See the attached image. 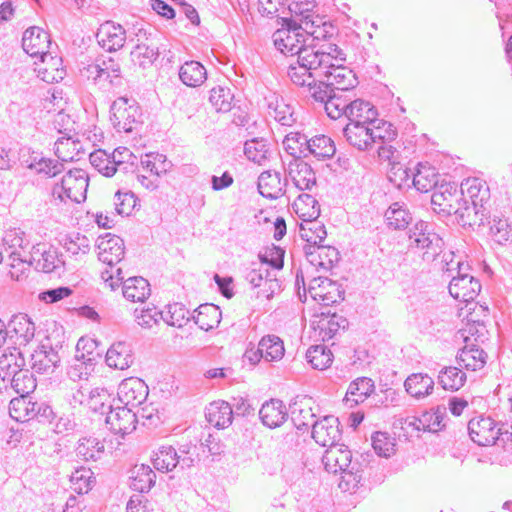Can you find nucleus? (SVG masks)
I'll list each match as a JSON object with an SVG mask.
<instances>
[{
    "instance_id": "nucleus-1",
    "label": "nucleus",
    "mask_w": 512,
    "mask_h": 512,
    "mask_svg": "<svg viewBox=\"0 0 512 512\" xmlns=\"http://www.w3.org/2000/svg\"><path fill=\"white\" fill-rule=\"evenodd\" d=\"M450 295L463 302L464 307L461 310L466 311L467 322L459 334L464 342V347L460 349L457 355L458 364L475 372L480 361V349L478 347L479 318L476 314V308L479 304L477 298L480 294V281L465 273L452 276L449 283Z\"/></svg>"
},
{
    "instance_id": "nucleus-2",
    "label": "nucleus",
    "mask_w": 512,
    "mask_h": 512,
    "mask_svg": "<svg viewBox=\"0 0 512 512\" xmlns=\"http://www.w3.org/2000/svg\"><path fill=\"white\" fill-rule=\"evenodd\" d=\"M332 58L323 46H308L297 56V63L289 65L288 76L295 85L306 89L317 78H321L323 69L332 65Z\"/></svg>"
},
{
    "instance_id": "nucleus-3",
    "label": "nucleus",
    "mask_w": 512,
    "mask_h": 512,
    "mask_svg": "<svg viewBox=\"0 0 512 512\" xmlns=\"http://www.w3.org/2000/svg\"><path fill=\"white\" fill-rule=\"evenodd\" d=\"M487 192L489 197L485 203H482V217L486 220L488 236L495 243L504 245L509 240L511 229L503 211V199L500 194L491 196L489 187ZM482 225H484L483 221Z\"/></svg>"
},
{
    "instance_id": "nucleus-4",
    "label": "nucleus",
    "mask_w": 512,
    "mask_h": 512,
    "mask_svg": "<svg viewBox=\"0 0 512 512\" xmlns=\"http://www.w3.org/2000/svg\"><path fill=\"white\" fill-rule=\"evenodd\" d=\"M324 51L333 57L329 67L321 71V78H325L334 91H347L357 84L352 70L343 66L346 60L345 53L337 45H323Z\"/></svg>"
},
{
    "instance_id": "nucleus-5",
    "label": "nucleus",
    "mask_w": 512,
    "mask_h": 512,
    "mask_svg": "<svg viewBox=\"0 0 512 512\" xmlns=\"http://www.w3.org/2000/svg\"><path fill=\"white\" fill-rule=\"evenodd\" d=\"M430 224L418 221L410 230L409 247L423 251L422 259L425 262H433L443 252L445 241L436 232L430 229Z\"/></svg>"
},
{
    "instance_id": "nucleus-6",
    "label": "nucleus",
    "mask_w": 512,
    "mask_h": 512,
    "mask_svg": "<svg viewBox=\"0 0 512 512\" xmlns=\"http://www.w3.org/2000/svg\"><path fill=\"white\" fill-rule=\"evenodd\" d=\"M110 121L118 132L130 133L142 124V112L133 98L118 97L110 107Z\"/></svg>"
},
{
    "instance_id": "nucleus-7",
    "label": "nucleus",
    "mask_w": 512,
    "mask_h": 512,
    "mask_svg": "<svg viewBox=\"0 0 512 512\" xmlns=\"http://www.w3.org/2000/svg\"><path fill=\"white\" fill-rule=\"evenodd\" d=\"M272 38L277 50L283 54L299 56L308 47L303 25L296 21H282V27L273 33Z\"/></svg>"
},
{
    "instance_id": "nucleus-8",
    "label": "nucleus",
    "mask_w": 512,
    "mask_h": 512,
    "mask_svg": "<svg viewBox=\"0 0 512 512\" xmlns=\"http://www.w3.org/2000/svg\"><path fill=\"white\" fill-rule=\"evenodd\" d=\"M88 180V175L84 170H69L62 177L61 182L55 184L52 195L60 201L69 199L73 202L80 203L86 199Z\"/></svg>"
},
{
    "instance_id": "nucleus-9",
    "label": "nucleus",
    "mask_w": 512,
    "mask_h": 512,
    "mask_svg": "<svg viewBox=\"0 0 512 512\" xmlns=\"http://www.w3.org/2000/svg\"><path fill=\"white\" fill-rule=\"evenodd\" d=\"M20 365L13 354L2 355L0 357V380L5 381L11 378V386L14 391L19 395H28L33 392L37 386L36 379L33 374L27 369L16 370Z\"/></svg>"
},
{
    "instance_id": "nucleus-10",
    "label": "nucleus",
    "mask_w": 512,
    "mask_h": 512,
    "mask_svg": "<svg viewBox=\"0 0 512 512\" xmlns=\"http://www.w3.org/2000/svg\"><path fill=\"white\" fill-rule=\"evenodd\" d=\"M307 292L311 298L323 306H330L343 299L340 285L327 277H315L308 285Z\"/></svg>"
},
{
    "instance_id": "nucleus-11",
    "label": "nucleus",
    "mask_w": 512,
    "mask_h": 512,
    "mask_svg": "<svg viewBox=\"0 0 512 512\" xmlns=\"http://www.w3.org/2000/svg\"><path fill=\"white\" fill-rule=\"evenodd\" d=\"M460 201L462 198L455 183H441L431 196L433 210L444 216H450L452 212H457L456 207L460 205Z\"/></svg>"
},
{
    "instance_id": "nucleus-12",
    "label": "nucleus",
    "mask_w": 512,
    "mask_h": 512,
    "mask_svg": "<svg viewBox=\"0 0 512 512\" xmlns=\"http://www.w3.org/2000/svg\"><path fill=\"white\" fill-rule=\"evenodd\" d=\"M136 414L128 407L111 408L106 414L105 423L109 426L110 431L116 436L124 437L126 434L131 433L136 427ZM117 441V445H121Z\"/></svg>"
},
{
    "instance_id": "nucleus-13",
    "label": "nucleus",
    "mask_w": 512,
    "mask_h": 512,
    "mask_svg": "<svg viewBox=\"0 0 512 512\" xmlns=\"http://www.w3.org/2000/svg\"><path fill=\"white\" fill-rule=\"evenodd\" d=\"M76 348L77 354L67 370V375L73 381L87 380L93 370V358L89 356L92 354L93 343L81 338L77 342Z\"/></svg>"
},
{
    "instance_id": "nucleus-14",
    "label": "nucleus",
    "mask_w": 512,
    "mask_h": 512,
    "mask_svg": "<svg viewBox=\"0 0 512 512\" xmlns=\"http://www.w3.org/2000/svg\"><path fill=\"white\" fill-rule=\"evenodd\" d=\"M312 437L323 448H334L339 445L342 434L339 421L334 416H325L315 422L312 429Z\"/></svg>"
},
{
    "instance_id": "nucleus-15",
    "label": "nucleus",
    "mask_w": 512,
    "mask_h": 512,
    "mask_svg": "<svg viewBox=\"0 0 512 512\" xmlns=\"http://www.w3.org/2000/svg\"><path fill=\"white\" fill-rule=\"evenodd\" d=\"M118 399L128 408L142 404L148 396V387L143 380L137 377L124 379L118 387Z\"/></svg>"
},
{
    "instance_id": "nucleus-16",
    "label": "nucleus",
    "mask_w": 512,
    "mask_h": 512,
    "mask_svg": "<svg viewBox=\"0 0 512 512\" xmlns=\"http://www.w3.org/2000/svg\"><path fill=\"white\" fill-rule=\"evenodd\" d=\"M245 278L253 288L264 287L258 291L257 297L262 296L266 299H271L275 291L280 288V284L275 278V275H272L268 267L261 263H259L258 267H254L248 271Z\"/></svg>"
},
{
    "instance_id": "nucleus-17",
    "label": "nucleus",
    "mask_w": 512,
    "mask_h": 512,
    "mask_svg": "<svg viewBox=\"0 0 512 512\" xmlns=\"http://www.w3.org/2000/svg\"><path fill=\"white\" fill-rule=\"evenodd\" d=\"M98 258L104 264L112 267L124 257V241L117 235L106 234L97 240Z\"/></svg>"
},
{
    "instance_id": "nucleus-18",
    "label": "nucleus",
    "mask_w": 512,
    "mask_h": 512,
    "mask_svg": "<svg viewBox=\"0 0 512 512\" xmlns=\"http://www.w3.org/2000/svg\"><path fill=\"white\" fill-rule=\"evenodd\" d=\"M59 363L58 352L48 343H42L30 354V367L39 374L53 373Z\"/></svg>"
},
{
    "instance_id": "nucleus-19",
    "label": "nucleus",
    "mask_w": 512,
    "mask_h": 512,
    "mask_svg": "<svg viewBox=\"0 0 512 512\" xmlns=\"http://www.w3.org/2000/svg\"><path fill=\"white\" fill-rule=\"evenodd\" d=\"M302 22L303 31L307 38V46H311L313 44L317 45V47L323 46L324 44H321L320 42L328 40L335 33V27L317 14L307 21L302 19ZM325 45L332 44L326 43Z\"/></svg>"
},
{
    "instance_id": "nucleus-20",
    "label": "nucleus",
    "mask_w": 512,
    "mask_h": 512,
    "mask_svg": "<svg viewBox=\"0 0 512 512\" xmlns=\"http://www.w3.org/2000/svg\"><path fill=\"white\" fill-rule=\"evenodd\" d=\"M287 173L294 186L300 191H311L316 186L315 172L301 158H294L288 163Z\"/></svg>"
},
{
    "instance_id": "nucleus-21",
    "label": "nucleus",
    "mask_w": 512,
    "mask_h": 512,
    "mask_svg": "<svg viewBox=\"0 0 512 512\" xmlns=\"http://www.w3.org/2000/svg\"><path fill=\"white\" fill-rule=\"evenodd\" d=\"M303 250L308 262L314 267L329 270L339 261V252L332 246H326L322 243L305 245Z\"/></svg>"
},
{
    "instance_id": "nucleus-22",
    "label": "nucleus",
    "mask_w": 512,
    "mask_h": 512,
    "mask_svg": "<svg viewBox=\"0 0 512 512\" xmlns=\"http://www.w3.org/2000/svg\"><path fill=\"white\" fill-rule=\"evenodd\" d=\"M50 44L49 34L36 26L26 29L22 37V47L32 57L40 58L48 53Z\"/></svg>"
},
{
    "instance_id": "nucleus-23",
    "label": "nucleus",
    "mask_w": 512,
    "mask_h": 512,
    "mask_svg": "<svg viewBox=\"0 0 512 512\" xmlns=\"http://www.w3.org/2000/svg\"><path fill=\"white\" fill-rule=\"evenodd\" d=\"M9 339L16 345L26 346L35 335V325L26 314L14 315L8 323Z\"/></svg>"
},
{
    "instance_id": "nucleus-24",
    "label": "nucleus",
    "mask_w": 512,
    "mask_h": 512,
    "mask_svg": "<svg viewBox=\"0 0 512 512\" xmlns=\"http://www.w3.org/2000/svg\"><path fill=\"white\" fill-rule=\"evenodd\" d=\"M98 43L109 52L117 51L124 46L126 32L121 25L107 21L98 29L96 34Z\"/></svg>"
},
{
    "instance_id": "nucleus-25",
    "label": "nucleus",
    "mask_w": 512,
    "mask_h": 512,
    "mask_svg": "<svg viewBox=\"0 0 512 512\" xmlns=\"http://www.w3.org/2000/svg\"><path fill=\"white\" fill-rule=\"evenodd\" d=\"M34 70L37 76L47 83L59 82L65 76L62 59L50 52L41 56L39 62H35Z\"/></svg>"
},
{
    "instance_id": "nucleus-26",
    "label": "nucleus",
    "mask_w": 512,
    "mask_h": 512,
    "mask_svg": "<svg viewBox=\"0 0 512 512\" xmlns=\"http://www.w3.org/2000/svg\"><path fill=\"white\" fill-rule=\"evenodd\" d=\"M343 135L351 146L360 151L370 150L374 146L370 124L360 122L347 123L343 128Z\"/></svg>"
},
{
    "instance_id": "nucleus-27",
    "label": "nucleus",
    "mask_w": 512,
    "mask_h": 512,
    "mask_svg": "<svg viewBox=\"0 0 512 512\" xmlns=\"http://www.w3.org/2000/svg\"><path fill=\"white\" fill-rule=\"evenodd\" d=\"M233 407L224 400H216L205 408V418L217 429L228 428L233 422Z\"/></svg>"
},
{
    "instance_id": "nucleus-28",
    "label": "nucleus",
    "mask_w": 512,
    "mask_h": 512,
    "mask_svg": "<svg viewBox=\"0 0 512 512\" xmlns=\"http://www.w3.org/2000/svg\"><path fill=\"white\" fill-rule=\"evenodd\" d=\"M41 411V405L33 402L27 395L13 398L9 403V414L18 422L34 419Z\"/></svg>"
},
{
    "instance_id": "nucleus-29",
    "label": "nucleus",
    "mask_w": 512,
    "mask_h": 512,
    "mask_svg": "<svg viewBox=\"0 0 512 512\" xmlns=\"http://www.w3.org/2000/svg\"><path fill=\"white\" fill-rule=\"evenodd\" d=\"M374 391V382L367 377H360L349 384L343 399L348 408H354L363 403Z\"/></svg>"
},
{
    "instance_id": "nucleus-30",
    "label": "nucleus",
    "mask_w": 512,
    "mask_h": 512,
    "mask_svg": "<svg viewBox=\"0 0 512 512\" xmlns=\"http://www.w3.org/2000/svg\"><path fill=\"white\" fill-rule=\"evenodd\" d=\"M259 416L265 426L276 428L287 420L288 412L282 401L271 399L262 405Z\"/></svg>"
},
{
    "instance_id": "nucleus-31",
    "label": "nucleus",
    "mask_w": 512,
    "mask_h": 512,
    "mask_svg": "<svg viewBox=\"0 0 512 512\" xmlns=\"http://www.w3.org/2000/svg\"><path fill=\"white\" fill-rule=\"evenodd\" d=\"M106 363L109 367L124 370L133 363L131 345L124 341H118L111 345L106 353Z\"/></svg>"
},
{
    "instance_id": "nucleus-32",
    "label": "nucleus",
    "mask_w": 512,
    "mask_h": 512,
    "mask_svg": "<svg viewBox=\"0 0 512 512\" xmlns=\"http://www.w3.org/2000/svg\"><path fill=\"white\" fill-rule=\"evenodd\" d=\"M257 186L259 193L269 199H278L284 192L280 173L276 171L268 170L262 172L258 177Z\"/></svg>"
},
{
    "instance_id": "nucleus-33",
    "label": "nucleus",
    "mask_w": 512,
    "mask_h": 512,
    "mask_svg": "<svg viewBox=\"0 0 512 512\" xmlns=\"http://www.w3.org/2000/svg\"><path fill=\"white\" fill-rule=\"evenodd\" d=\"M412 183L414 187L422 193L435 190L438 187L439 174L436 169L430 165L418 164L416 171L411 172Z\"/></svg>"
},
{
    "instance_id": "nucleus-34",
    "label": "nucleus",
    "mask_w": 512,
    "mask_h": 512,
    "mask_svg": "<svg viewBox=\"0 0 512 512\" xmlns=\"http://www.w3.org/2000/svg\"><path fill=\"white\" fill-rule=\"evenodd\" d=\"M221 316L222 312L217 305L206 303L200 305L192 317L200 329L209 331L218 326Z\"/></svg>"
},
{
    "instance_id": "nucleus-35",
    "label": "nucleus",
    "mask_w": 512,
    "mask_h": 512,
    "mask_svg": "<svg viewBox=\"0 0 512 512\" xmlns=\"http://www.w3.org/2000/svg\"><path fill=\"white\" fill-rule=\"evenodd\" d=\"M156 474L150 466L135 465L131 470L130 487L139 493H147L155 485Z\"/></svg>"
},
{
    "instance_id": "nucleus-36",
    "label": "nucleus",
    "mask_w": 512,
    "mask_h": 512,
    "mask_svg": "<svg viewBox=\"0 0 512 512\" xmlns=\"http://www.w3.org/2000/svg\"><path fill=\"white\" fill-rule=\"evenodd\" d=\"M494 422L490 417L484 418L482 416V430H487V435L484 436L482 447L485 446H498L506 447L512 444V432L503 430L502 427L495 429Z\"/></svg>"
},
{
    "instance_id": "nucleus-37",
    "label": "nucleus",
    "mask_w": 512,
    "mask_h": 512,
    "mask_svg": "<svg viewBox=\"0 0 512 512\" xmlns=\"http://www.w3.org/2000/svg\"><path fill=\"white\" fill-rule=\"evenodd\" d=\"M404 386L408 394L421 399L432 393L434 380L428 374L415 373L405 380Z\"/></svg>"
},
{
    "instance_id": "nucleus-38",
    "label": "nucleus",
    "mask_w": 512,
    "mask_h": 512,
    "mask_svg": "<svg viewBox=\"0 0 512 512\" xmlns=\"http://www.w3.org/2000/svg\"><path fill=\"white\" fill-rule=\"evenodd\" d=\"M377 117V110L369 103L361 99L349 100L346 118L349 123L372 124L371 121Z\"/></svg>"
},
{
    "instance_id": "nucleus-39",
    "label": "nucleus",
    "mask_w": 512,
    "mask_h": 512,
    "mask_svg": "<svg viewBox=\"0 0 512 512\" xmlns=\"http://www.w3.org/2000/svg\"><path fill=\"white\" fill-rule=\"evenodd\" d=\"M122 293L129 301L143 302L150 296V284L143 277H130L124 281Z\"/></svg>"
},
{
    "instance_id": "nucleus-40",
    "label": "nucleus",
    "mask_w": 512,
    "mask_h": 512,
    "mask_svg": "<svg viewBox=\"0 0 512 512\" xmlns=\"http://www.w3.org/2000/svg\"><path fill=\"white\" fill-rule=\"evenodd\" d=\"M131 60L135 65L146 68L150 67L159 57V48L146 38V42L135 45L130 53Z\"/></svg>"
},
{
    "instance_id": "nucleus-41",
    "label": "nucleus",
    "mask_w": 512,
    "mask_h": 512,
    "mask_svg": "<svg viewBox=\"0 0 512 512\" xmlns=\"http://www.w3.org/2000/svg\"><path fill=\"white\" fill-rule=\"evenodd\" d=\"M352 460V450H325L322 462L329 473L345 471Z\"/></svg>"
},
{
    "instance_id": "nucleus-42",
    "label": "nucleus",
    "mask_w": 512,
    "mask_h": 512,
    "mask_svg": "<svg viewBox=\"0 0 512 512\" xmlns=\"http://www.w3.org/2000/svg\"><path fill=\"white\" fill-rule=\"evenodd\" d=\"M314 2L312 0H292L287 3L286 15L281 17V21L299 22L303 24L302 19L308 20L314 17Z\"/></svg>"
},
{
    "instance_id": "nucleus-43",
    "label": "nucleus",
    "mask_w": 512,
    "mask_h": 512,
    "mask_svg": "<svg viewBox=\"0 0 512 512\" xmlns=\"http://www.w3.org/2000/svg\"><path fill=\"white\" fill-rule=\"evenodd\" d=\"M179 78L189 87H198L207 78L205 67L198 61H187L179 69Z\"/></svg>"
},
{
    "instance_id": "nucleus-44",
    "label": "nucleus",
    "mask_w": 512,
    "mask_h": 512,
    "mask_svg": "<svg viewBox=\"0 0 512 512\" xmlns=\"http://www.w3.org/2000/svg\"><path fill=\"white\" fill-rule=\"evenodd\" d=\"M260 356L268 362L278 361L284 356L283 341L276 335L262 337L258 344Z\"/></svg>"
},
{
    "instance_id": "nucleus-45",
    "label": "nucleus",
    "mask_w": 512,
    "mask_h": 512,
    "mask_svg": "<svg viewBox=\"0 0 512 512\" xmlns=\"http://www.w3.org/2000/svg\"><path fill=\"white\" fill-rule=\"evenodd\" d=\"M306 150L318 160H325L334 156L336 147L330 137L318 135L308 139Z\"/></svg>"
},
{
    "instance_id": "nucleus-46",
    "label": "nucleus",
    "mask_w": 512,
    "mask_h": 512,
    "mask_svg": "<svg viewBox=\"0 0 512 512\" xmlns=\"http://www.w3.org/2000/svg\"><path fill=\"white\" fill-rule=\"evenodd\" d=\"M294 211L303 220H316L320 215V205L316 198L308 193L300 194L293 203Z\"/></svg>"
},
{
    "instance_id": "nucleus-47",
    "label": "nucleus",
    "mask_w": 512,
    "mask_h": 512,
    "mask_svg": "<svg viewBox=\"0 0 512 512\" xmlns=\"http://www.w3.org/2000/svg\"><path fill=\"white\" fill-rule=\"evenodd\" d=\"M299 235L306 242L305 245H318L324 242L327 236L325 226L316 220H303Z\"/></svg>"
},
{
    "instance_id": "nucleus-48",
    "label": "nucleus",
    "mask_w": 512,
    "mask_h": 512,
    "mask_svg": "<svg viewBox=\"0 0 512 512\" xmlns=\"http://www.w3.org/2000/svg\"><path fill=\"white\" fill-rule=\"evenodd\" d=\"M314 418L315 413L312 411L309 400L304 399L291 406V420L297 429L313 427L316 422Z\"/></svg>"
},
{
    "instance_id": "nucleus-49",
    "label": "nucleus",
    "mask_w": 512,
    "mask_h": 512,
    "mask_svg": "<svg viewBox=\"0 0 512 512\" xmlns=\"http://www.w3.org/2000/svg\"><path fill=\"white\" fill-rule=\"evenodd\" d=\"M138 167L142 172L160 177L169 170L170 163L163 154L148 153L141 157L140 165Z\"/></svg>"
},
{
    "instance_id": "nucleus-50",
    "label": "nucleus",
    "mask_w": 512,
    "mask_h": 512,
    "mask_svg": "<svg viewBox=\"0 0 512 512\" xmlns=\"http://www.w3.org/2000/svg\"><path fill=\"white\" fill-rule=\"evenodd\" d=\"M268 113L283 126H292L296 121L293 108L277 97L268 103Z\"/></svg>"
},
{
    "instance_id": "nucleus-51",
    "label": "nucleus",
    "mask_w": 512,
    "mask_h": 512,
    "mask_svg": "<svg viewBox=\"0 0 512 512\" xmlns=\"http://www.w3.org/2000/svg\"><path fill=\"white\" fill-rule=\"evenodd\" d=\"M88 392L87 407L101 415L107 414L112 408L111 395L105 388L86 389Z\"/></svg>"
},
{
    "instance_id": "nucleus-52",
    "label": "nucleus",
    "mask_w": 512,
    "mask_h": 512,
    "mask_svg": "<svg viewBox=\"0 0 512 512\" xmlns=\"http://www.w3.org/2000/svg\"><path fill=\"white\" fill-rule=\"evenodd\" d=\"M387 225L395 230L406 228L412 220L411 214L403 205L393 203L385 212Z\"/></svg>"
},
{
    "instance_id": "nucleus-53",
    "label": "nucleus",
    "mask_w": 512,
    "mask_h": 512,
    "mask_svg": "<svg viewBox=\"0 0 512 512\" xmlns=\"http://www.w3.org/2000/svg\"><path fill=\"white\" fill-rule=\"evenodd\" d=\"M81 144L71 138H61L55 142V154L62 162H72L78 160L81 152Z\"/></svg>"
},
{
    "instance_id": "nucleus-54",
    "label": "nucleus",
    "mask_w": 512,
    "mask_h": 512,
    "mask_svg": "<svg viewBox=\"0 0 512 512\" xmlns=\"http://www.w3.org/2000/svg\"><path fill=\"white\" fill-rule=\"evenodd\" d=\"M306 359L314 369L324 370L331 365L333 354L326 346L315 345L307 350Z\"/></svg>"
},
{
    "instance_id": "nucleus-55",
    "label": "nucleus",
    "mask_w": 512,
    "mask_h": 512,
    "mask_svg": "<svg viewBox=\"0 0 512 512\" xmlns=\"http://www.w3.org/2000/svg\"><path fill=\"white\" fill-rule=\"evenodd\" d=\"M2 241L7 252H13V255L18 256H21V252H26L29 245V242L25 239V233L18 228L7 230Z\"/></svg>"
},
{
    "instance_id": "nucleus-56",
    "label": "nucleus",
    "mask_w": 512,
    "mask_h": 512,
    "mask_svg": "<svg viewBox=\"0 0 512 512\" xmlns=\"http://www.w3.org/2000/svg\"><path fill=\"white\" fill-rule=\"evenodd\" d=\"M189 311L181 303H172L166 306L165 311H161V319L169 326L183 327L189 317L187 316Z\"/></svg>"
},
{
    "instance_id": "nucleus-57",
    "label": "nucleus",
    "mask_w": 512,
    "mask_h": 512,
    "mask_svg": "<svg viewBox=\"0 0 512 512\" xmlns=\"http://www.w3.org/2000/svg\"><path fill=\"white\" fill-rule=\"evenodd\" d=\"M439 383L445 390L457 391L466 381V375L457 367H446L440 371Z\"/></svg>"
},
{
    "instance_id": "nucleus-58",
    "label": "nucleus",
    "mask_w": 512,
    "mask_h": 512,
    "mask_svg": "<svg viewBox=\"0 0 512 512\" xmlns=\"http://www.w3.org/2000/svg\"><path fill=\"white\" fill-rule=\"evenodd\" d=\"M371 123L370 130L373 138V145L378 143H391L396 138L397 132L391 123L383 120H377V117L375 120H372Z\"/></svg>"
},
{
    "instance_id": "nucleus-59",
    "label": "nucleus",
    "mask_w": 512,
    "mask_h": 512,
    "mask_svg": "<svg viewBox=\"0 0 512 512\" xmlns=\"http://www.w3.org/2000/svg\"><path fill=\"white\" fill-rule=\"evenodd\" d=\"M244 154L250 161L262 165L268 159L269 148L264 139L254 138L245 142Z\"/></svg>"
},
{
    "instance_id": "nucleus-60",
    "label": "nucleus",
    "mask_w": 512,
    "mask_h": 512,
    "mask_svg": "<svg viewBox=\"0 0 512 512\" xmlns=\"http://www.w3.org/2000/svg\"><path fill=\"white\" fill-rule=\"evenodd\" d=\"M31 170H35L38 174H44L47 177H55L64 170L63 162L50 158L35 157L27 166Z\"/></svg>"
},
{
    "instance_id": "nucleus-61",
    "label": "nucleus",
    "mask_w": 512,
    "mask_h": 512,
    "mask_svg": "<svg viewBox=\"0 0 512 512\" xmlns=\"http://www.w3.org/2000/svg\"><path fill=\"white\" fill-rule=\"evenodd\" d=\"M233 94L230 89L217 86L211 89L209 101L217 112H229L232 109Z\"/></svg>"
},
{
    "instance_id": "nucleus-62",
    "label": "nucleus",
    "mask_w": 512,
    "mask_h": 512,
    "mask_svg": "<svg viewBox=\"0 0 512 512\" xmlns=\"http://www.w3.org/2000/svg\"><path fill=\"white\" fill-rule=\"evenodd\" d=\"M457 212H452L456 216L459 225L473 227L478 220V204H471L467 200L460 201L456 207Z\"/></svg>"
},
{
    "instance_id": "nucleus-63",
    "label": "nucleus",
    "mask_w": 512,
    "mask_h": 512,
    "mask_svg": "<svg viewBox=\"0 0 512 512\" xmlns=\"http://www.w3.org/2000/svg\"><path fill=\"white\" fill-rule=\"evenodd\" d=\"M306 90L315 102L323 105V107L335 92L325 78H317Z\"/></svg>"
},
{
    "instance_id": "nucleus-64",
    "label": "nucleus",
    "mask_w": 512,
    "mask_h": 512,
    "mask_svg": "<svg viewBox=\"0 0 512 512\" xmlns=\"http://www.w3.org/2000/svg\"><path fill=\"white\" fill-rule=\"evenodd\" d=\"M307 137L298 132L289 133L283 140V147L285 151L294 158H300L304 154L307 147Z\"/></svg>"
}]
</instances>
